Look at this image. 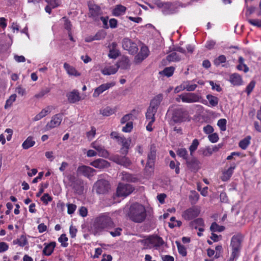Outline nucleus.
Masks as SVG:
<instances>
[{
	"label": "nucleus",
	"mask_w": 261,
	"mask_h": 261,
	"mask_svg": "<svg viewBox=\"0 0 261 261\" xmlns=\"http://www.w3.org/2000/svg\"><path fill=\"white\" fill-rule=\"evenodd\" d=\"M114 227V223L111 218L103 214L95 218L91 226V230L94 235H99L102 231Z\"/></svg>",
	"instance_id": "1"
},
{
	"label": "nucleus",
	"mask_w": 261,
	"mask_h": 261,
	"mask_svg": "<svg viewBox=\"0 0 261 261\" xmlns=\"http://www.w3.org/2000/svg\"><path fill=\"white\" fill-rule=\"evenodd\" d=\"M127 216L132 221L141 223L144 221L146 218V211L142 204L134 203L130 206Z\"/></svg>",
	"instance_id": "2"
},
{
	"label": "nucleus",
	"mask_w": 261,
	"mask_h": 261,
	"mask_svg": "<svg viewBox=\"0 0 261 261\" xmlns=\"http://www.w3.org/2000/svg\"><path fill=\"white\" fill-rule=\"evenodd\" d=\"M188 112L184 108H176L173 111L171 121L174 123H181L186 121L189 119Z\"/></svg>",
	"instance_id": "3"
},
{
	"label": "nucleus",
	"mask_w": 261,
	"mask_h": 261,
	"mask_svg": "<svg viewBox=\"0 0 261 261\" xmlns=\"http://www.w3.org/2000/svg\"><path fill=\"white\" fill-rule=\"evenodd\" d=\"M142 242L147 248L153 247L156 249L163 246L165 243L163 239L157 235L150 236L147 239L142 240Z\"/></svg>",
	"instance_id": "4"
},
{
	"label": "nucleus",
	"mask_w": 261,
	"mask_h": 261,
	"mask_svg": "<svg viewBox=\"0 0 261 261\" xmlns=\"http://www.w3.org/2000/svg\"><path fill=\"white\" fill-rule=\"evenodd\" d=\"M88 17L91 18L95 21H99L100 16L102 14L100 7L94 3L88 2Z\"/></svg>",
	"instance_id": "5"
},
{
	"label": "nucleus",
	"mask_w": 261,
	"mask_h": 261,
	"mask_svg": "<svg viewBox=\"0 0 261 261\" xmlns=\"http://www.w3.org/2000/svg\"><path fill=\"white\" fill-rule=\"evenodd\" d=\"M122 46L124 50H127L132 55L136 54L138 51L137 44L128 38H125L122 40Z\"/></svg>",
	"instance_id": "6"
},
{
	"label": "nucleus",
	"mask_w": 261,
	"mask_h": 261,
	"mask_svg": "<svg viewBox=\"0 0 261 261\" xmlns=\"http://www.w3.org/2000/svg\"><path fill=\"white\" fill-rule=\"evenodd\" d=\"M134 190V188L129 184H119L117 189V194L119 197H126Z\"/></svg>",
	"instance_id": "7"
},
{
	"label": "nucleus",
	"mask_w": 261,
	"mask_h": 261,
	"mask_svg": "<svg viewBox=\"0 0 261 261\" xmlns=\"http://www.w3.org/2000/svg\"><path fill=\"white\" fill-rule=\"evenodd\" d=\"M242 238L240 236H233L231 240L230 245L232 247V255L233 256L239 255L241 249Z\"/></svg>",
	"instance_id": "8"
},
{
	"label": "nucleus",
	"mask_w": 261,
	"mask_h": 261,
	"mask_svg": "<svg viewBox=\"0 0 261 261\" xmlns=\"http://www.w3.org/2000/svg\"><path fill=\"white\" fill-rule=\"evenodd\" d=\"M96 192L99 194H103L108 192L110 189V184L108 181L105 179L98 180L94 184Z\"/></svg>",
	"instance_id": "9"
},
{
	"label": "nucleus",
	"mask_w": 261,
	"mask_h": 261,
	"mask_svg": "<svg viewBox=\"0 0 261 261\" xmlns=\"http://www.w3.org/2000/svg\"><path fill=\"white\" fill-rule=\"evenodd\" d=\"M183 102L194 103L200 101L202 99L201 96L194 93H185L179 95Z\"/></svg>",
	"instance_id": "10"
},
{
	"label": "nucleus",
	"mask_w": 261,
	"mask_h": 261,
	"mask_svg": "<svg viewBox=\"0 0 261 261\" xmlns=\"http://www.w3.org/2000/svg\"><path fill=\"white\" fill-rule=\"evenodd\" d=\"M200 210L196 206H192L185 211L182 217L187 220H192L197 217L200 214Z\"/></svg>",
	"instance_id": "11"
},
{
	"label": "nucleus",
	"mask_w": 261,
	"mask_h": 261,
	"mask_svg": "<svg viewBox=\"0 0 261 261\" xmlns=\"http://www.w3.org/2000/svg\"><path fill=\"white\" fill-rule=\"evenodd\" d=\"M156 148L154 145H151L150 148V151L147 156V162L145 169L148 168L153 169L154 165V162L156 159Z\"/></svg>",
	"instance_id": "12"
},
{
	"label": "nucleus",
	"mask_w": 261,
	"mask_h": 261,
	"mask_svg": "<svg viewBox=\"0 0 261 261\" xmlns=\"http://www.w3.org/2000/svg\"><path fill=\"white\" fill-rule=\"evenodd\" d=\"M111 160L125 168H128L132 164L130 160L126 156H121L118 154L115 155L112 157Z\"/></svg>",
	"instance_id": "13"
},
{
	"label": "nucleus",
	"mask_w": 261,
	"mask_h": 261,
	"mask_svg": "<svg viewBox=\"0 0 261 261\" xmlns=\"http://www.w3.org/2000/svg\"><path fill=\"white\" fill-rule=\"evenodd\" d=\"M96 170L93 168L85 165L80 166L77 169V174H82L88 178L93 176Z\"/></svg>",
	"instance_id": "14"
},
{
	"label": "nucleus",
	"mask_w": 261,
	"mask_h": 261,
	"mask_svg": "<svg viewBox=\"0 0 261 261\" xmlns=\"http://www.w3.org/2000/svg\"><path fill=\"white\" fill-rule=\"evenodd\" d=\"M149 55V50L147 46H143L140 52L135 56L134 62L136 64L140 63Z\"/></svg>",
	"instance_id": "15"
},
{
	"label": "nucleus",
	"mask_w": 261,
	"mask_h": 261,
	"mask_svg": "<svg viewBox=\"0 0 261 261\" xmlns=\"http://www.w3.org/2000/svg\"><path fill=\"white\" fill-rule=\"evenodd\" d=\"M91 147L98 152L97 154L99 156L105 158H107L109 156V153L108 151L105 148L104 146L98 144L97 142H93L91 144Z\"/></svg>",
	"instance_id": "16"
},
{
	"label": "nucleus",
	"mask_w": 261,
	"mask_h": 261,
	"mask_svg": "<svg viewBox=\"0 0 261 261\" xmlns=\"http://www.w3.org/2000/svg\"><path fill=\"white\" fill-rule=\"evenodd\" d=\"M62 119V115L61 114H57L53 116L50 122H49L46 126L47 129H49L59 126Z\"/></svg>",
	"instance_id": "17"
},
{
	"label": "nucleus",
	"mask_w": 261,
	"mask_h": 261,
	"mask_svg": "<svg viewBox=\"0 0 261 261\" xmlns=\"http://www.w3.org/2000/svg\"><path fill=\"white\" fill-rule=\"evenodd\" d=\"M115 83L113 82L101 84L99 87L95 89L94 93L93 94V97H98L100 94H101L107 90L109 89L111 87H113Z\"/></svg>",
	"instance_id": "18"
},
{
	"label": "nucleus",
	"mask_w": 261,
	"mask_h": 261,
	"mask_svg": "<svg viewBox=\"0 0 261 261\" xmlns=\"http://www.w3.org/2000/svg\"><path fill=\"white\" fill-rule=\"evenodd\" d=\"M187 168L192 172H196L200 168V162L195 158H192L191 159H188L186 161Z\"/></svg>",
	"instance_id": "19"
},
{
	"label": "nucleus",
	"mask_w": 261,
	"mask_h": 261,
	"mask_svg": "<svg viewBox=\"0 0 261 261\" xmlns=\"http://www.w3.org/2000/svg\"><path fill=\"white\" fill-rule=\"evenodd\" d=\"M90 165L96 168L100 169L108 168L110 164L106 160L102 159H98L92 162Z\"/></svg>",
	"instance_id": "20"
},
{
	"label": "nucleus",
	"mask_w": 261,
	"mask_h": 261,
	"mask_svg": "<svg viewBox=\"0 0 261 261\" xmlns=\"http://www.w3.org/2000/svg\"><path fill=\"white\" fill-rule=\"evenodd\" d=\"M68 101L70 103H74L81 100L80 93L77 90H73L67 94Z\"/></svg>",
	"instance_id": "21"
},
{
	"label": "nucleus",
	"mask_w": 261,
	"mask_h": 261,
	"mask_svg": "<svg viewBox=\"0 0 261 261\" xmlns=\"http://www.w3.org/2000/svg\"><path fill=\"white\" fill-rule=\"evenodd\" d=\"M236 168V164L233 163L231 165L230 167H229L227 170L223 171L222 175L221 177L222 180L224 181H227L229 179L231 176L233 170Z\"/></svg>",
	"instance_id": "22"
},
{
	"label": "nucleus",
	"mask_w": 261,
	"mask_h": 261,
	"mask_svg": "<svg viewBox=\"0 0 261 261\" xmlns=\"http://www.w3.org/2000/svg\"><path fill=\"white\" fill-rule=\"evenodd\" d=\"M176 8L173 6V4L171 2L165 3L162 12L165 15L172 14L176 12Z\"/></svg>",
	"instance_id": "23"
},
{
	"label": "nucleus",
	"mask_w": 261,
	"mask_h": 261,
	"mask_svg": "<svg viewBox=\"0 0 261 261\" xmlns=\"http://www.w3.org/2000/svg\"><path fill=\"white\" fill-rule=\"evenodd\" d=\"M163 99V95L159 94L155 96L150 102L149 107L158 110L159 107Z\"/></svg>",
	"instance_id": "24"
},
{
	"label": "nucleus",
	"mask_w": 261,
	"mask_h": 261,
	"mask_svg": "<svg viewBox=\"0 0 261 261\" xmlns=\"http://www.w3.org/2000/svg\"><path fill=\"white\" fill-rule=\"evenodd\" d=\"M56 243L55 242H51L49 244H44L45 247L43 250V254L49 256L53 252Z\"/></svg>",
	"instance_id": "25"
},
{
	"label": "nucleus",
	"mask_w": 261,
	"mask_h": 261,
	"mask_svg": "<svg viewBox=\"0 0 261 261\" xmlns=\"http://www.w3.org/2000/svg\"><path fill=\"white\" fill-rule=\"evenodd\" d=\"M70 187H71L76 193L81 194L84 190L83 182L82 180L77 178Z\"/></svg>",
	"instance_id": "26"
},
{
	"label": "nucleus",
	"mask_w": 261,
	"mask_h": 261,
	"mask_svg": "<svg viewBox=\"0 0 261 261\" xmlns=\"http://www.w3.org/2000/svg\"><path fill=\"white\" fill-rule=\"evenodd\" d=\"M230 82L236 86L242 85L243 81L241 76L238 73H233L229 76Z\"/></svg>",
	"instance_id": "27"
},
{
	"label": "nucleus",
	"mask_w": 261,
	"mask_h": 261,
	"mask_svg": "<svg viewBox=\"0 0 261 261\" xmlns=\"http://www.w3.org/2000/svg\"><path fill=\"white\" fill-rule=\"evenodd\" d=\"M126 10V8L125 7L121 5H118L113 9L112 14L114 16H119L124 14Z\"/></svg>",
	"instance_id": "28"
},
{
	"label": "nucleus",
	"mask_w": 261,
	"mask_h": 261,
	"mask_svg": "<svg viewBox=\"0 0 261 261\" xmlns=\"http://www.w3.org/2000/svg\"><path fill=\"white\" fill-rule=\"evenodd\" d=\"M122 180L127 182H135L137 180V178L132 174L126 172H122Z\"/></svg>",
	"instance_id": "29"
},
{
	"label": "nucleus",
	"mask_w": 261,
	"mask_h": 261,
	"mask_svg": "<svg viewBox=\"0 0 261 261\" xmlns=\"http://www.w3.org/2000/svg\"><path fill=\"white\" fill-rule=\"evenodd\" d=\"M157 110L152 108L150 107H149L147 110V112L146 113V118L147 120H152L155 121V115L157 112Z\"/></svg>",
	"instance_id": "30"
},
{
	"label": "nucleus",
	"mask_w": 261,
	"mask_h": 261,
	"mask_svg": "<svg viewBox=\"0 0 261 261\" xmlns=\"http://www.w3.org/2000/svg\"><path fill=\"white\" fill-rule=\"evenodd\" d=\"M204 225L203 220L202 218H199L195 219L194 221H191L190 223V226L192 228L197 229L198 227L203 226Z\"/></svg>",
	"instance_id": "31"
},
{
	"label": "nucleus",
	"mask_w": 261,
	"mask_h": 261,
	"mask_svg": "<svg viewBox=\"0 0 261 261\" xmlns=\"http://www.w3.org/2000/svg\"><path fill=\"white\" fill-rule=\"evenodd\" d=\"M64 68L69 75L75 76L80 75V74L77 72L76 69L67 63H65L64 64Z\"/></svg>",
	"instance_id": "32"
},
{
	"label": "nucleus",
	"mask_w": 261,
	"mask_h": 261,
	"mask_svg": "<svg viewBox=\"0 0 261 261\" xmlns=\"http://www.w3.org/2000/svg\"><path fill=\"white\" fill-rule=\"evenodd\" d=\"M35 144V142L33 140V138L31 136L28 137L27 139L23 142L22 146L23 149H28L33 146Z\"/></svg>",
	"instance_id": "33"
},
{
	"label": "nucleus",
	"mask_w": 261,
	"mask_h": 261,
	"mask_svg": "<svg viewBox=\"0 0 261 261\" xmlns=\"http://www.w3.org/2000/svg\"><path fill=\"white\" fill-rule=\"evenodd\" d=\"M13 244L14 245H18L19 246L23 247L28 244V241L24 235L21 236L19 239L13 240Z\"/></svg>",
	"instance_id": "34"
},
{
	"label": "nucleus",
	"mask_w": 261,
	"mask_h": 261,
	"mask_svg": "<svg viewBox=\"0 0 261 261\" xmlns=\"http://www.w3.org/2000/svg\"><path fill=\"white\" fill-rule=\"evenodd\" d=\"M166 59L169 62H178L180 60L181 58L176 52L173 51L166 57Z\"/></svg>",
	"instance_id": "35"
},
{
	"label": "nucleus",
	"mask_w": 261,
	"mask_h": 261,
	"mask_svg": "<svg viewBox=\"0 0 261 261\" xmlns=\"http://www.w3.org/2000/svg\"><path fill=\"white\" fill-rule=\"evenodd\" d=\"M67 180H64V182L66 184V187H70L72 185L76 180L77 178L74 176V174H69L66 176Z\"/></svg>",
	"instance_id": "36"
},
{
	"label": "nucleus",
	"mask_w": 261,
	"mask_h": 261,
	"mask_svg": "<svg viewBox=\"0 0 261 261\" xmlns=\"http://www.w3.org/2000/svg\"><path fill=\"white\" fill-rule=\"evenodd\" d=\"M251 139V137L250 136H247L240 141L239 147L242 149H246L250 144Z\"/></svg>",
	"instance_id": "37"
},
{
	"label": "nucleus",
	"mask_w": 261,
	"mask_h": 261,
	"mask_svg": "<svg viewBox=\"0 0 261 261\" xmlns=\"http://www.w3.org/2000/svg\"><path fill=\"white\" fill-rule=\"evenodd\" d=\"M175 68L172 66L166 67L163 70L160 71L159 73L162 75H164L167 77L172 76L173 74Z\"/></svg>",
	"instance_id": "38"
},
{
	"label": "nucleus",
	"mask_w": 261,
	"mask_h": 261,
	"mask_svg": "<svg viewBox=\"0 0 261 261\" xmlns=\"http://www.w3.org/2000/svg\"><path fill=\"white\" fill-rule=\"evenodd\" d=\"M118 142L122 145V147H125L126 149H129L131 143V139L130 138L126 139L124 137H122L121 138H119Z\"/></svg>",
	"instance_id": "39"
},
{
	"label": "nucleus",
	"mask_w": 261,
	"mask_h": 261,
	"mask_svg": "<svg viewBox=\"0 0 261 261\" xmlns=\"http://www.w3.org/2000/svg\"><path fill=\"white\" fill-rule=\"evenodd\" d=\"M116 112L115 109H112L110 107H107L103 109L100 110V114H102L103 116H109Z\"/></svg>",
	"instance_id": "40"
},
{
	"label": "nucleus",
	"mask_w": 261,
	"mask_h": 261,
	"mask_svg": "<svg viewBox=\"0 0 261 261\" xmlns=\"http://www.w3.org/2000/svg\"><path fill=\"white\" fill-rule=\"evenodd\" d=\"M118 70V68H115L113 66H110L109 67L105 68L101 70V72L104 75H111L114 74Z\"/></svg>",
	"instance_id": "41"
},
{
	"label": "nucleus",
	"mask_w": 261,
	"mask_h": 261,
	"mask_svg": "<svg viewBox=\"0 0 261 261\" xmlns=\"http://www.w3.org/2000/svg\"><path fill=\"white\" fill-rule=\"evenodd\" d=\"M206 98L208 100L210 104L212 107L216 106L218 103V98L211 94L207 95Z\"/></svg>",
	"instance_id": "42"
},
{
	"label": "nucleus",
	"mask_w": 261,
	"mask_h": 261,
	"mask_svg": "<svg viewBox=\"0 0 261 261\" xmlns=\"http://www.w3.org/2000/svg\"><path fill=\"white\" fill-rule=\"evenodd\" d=\"M175 243L177 245L179 253L182 256H186L187 254L186 248L178 241H176Z\"/></svg>",
	"instance_id": "43"
},
{
	"label": "nucleus",
	"mask_w": 261,
	"mask_h": 261,
	"mask_svg": "<svg viewBox=\"0 0 261 261\" xmlns=\"http://www.w3.org/2000/svg\"><path fill=\"white\" fill-rule=\"evenodd\" d=\"M224 226L218 225L216 222H213L210 227V230L213 232H222L224 231Z\"/></svg>",
	"instance_id": "44"
},
{
	"label": "nucleus",
	"mask_w": 261,
	"mask_h": 261,
	"mask_svg": "<svg viewBox=\"0 0 261 261\" xmlns=\"http://www.w3.org/2000/svg\"><path fill=\"white\" fill-rule=\"evenodd\" d=\"M16 98V95L15 94H13L11 95L9 97V99H8L6 100V103L5 105V109H7L8 108L12 106L13 102L15 101Z\"/></svg>",
	"instance_id": "45"
},
{
	"label": "nucleus",
	"mask_w": 261,
	"mask_h": 261,
	"mask_svg": "<svg viewBox=\"0 0 261 261\" xmlns=\"http://www.w3.org/2000/svg\"><path fill=\"white\" fill-rule=\"evenodd\" d=\"M177 154L179 156L182 158L183 159H184L186 161L188 160V151L186 148L178 149L177 151Z\"/></svg>",
	"instance_id": "46"
},
{
	"label": "nucleus",
	"mask_w": 261,
	"mask_h": 261,
	"mask_svg": "<svg viewBox=\"0 0 261 261\" xmlns=\"http://www.w3.org/2000/svg\"><path fill=\"white\" fill-rule=\"evenodd\" d=\"M199 198V195L197 192L196 191H192L190 195L189 196V198L191 201L192 203H195L198 200Z\"/></svg>",
	"instance_id": "47"
},
{
	"label": "nucleus",
	"mask_w": 261,
	"mask_h": 261,
	"mask_svg": "<svg viewBox=\"0 0 261 261\" xmlns=\"http://www.w3.org/2000/svg\"><path fill=\"white\" fill-rule=\"evenodd\" d=\"M199 145V141L197 139H194L192 144L190 145L189 147V150L190 151V154L192 155L193 152H194L197 148V147Z\"/></svg>",
	"instance_id": "48"
},
{
	"label": "nucleus",
	"mask_w": 261,
	"mask_h": 261,
	"mask_svg": "<svg viewBox=\"0 0 261 261\" xmlns=\"http://www.w3.org/2000/svg\"><path fill=\"white\" fill-rule=\"evenodd\" d=\"M49 111L48 110L43 109L34 117V120L35 121H38L47 115Z\"/></svg>",
	"instance_id": "49"
},
{
	"label": "nucleus",
	"mask_w": 261,
	"mask_h": 261,
	"mask_svg": "<svg viewBox=\"0 0 261 261\" xmlns=\"http://www.w3.org/2000/svg\"><path fill=\"white\" fill-rule=\"evenodd\" d=\"M106 33L103 30H100L94 35L95 40H99L104 39L106 36Z\"/></svg>",
	"instance_id": "50"
},
{
	"label": "nucleus",
	"mask_w": 261,
	"mask_h": 261,
	"mask_svg": "<svg viewBox=\"0 0 261 261\" xmlns=\"http://www.w3.org/2000/svg\"><path fill=\"white\" fill-rule=\"evenodd\" d=\"M58 241L61 243V246L63 247H67L68 244L66 243L68 241V238L66 237L65 234H62L58 239Z\"/></svg>",
	"instance_id": "51"
},
{
	"label": "nucleus",
	"mask_w": 261,
	"mask_h": 261,
	"mask_svg": "<svg viewBox=\"0 0 261 261\" xmlns=\"http://www.w3.org/2000/svg\"><path fill=\"white\" fill-rule=\"evenodd\" d=\"M50 91V88H45V89H42L39 93L35 94V97L37 98H40L44 95L49 93Z\"/></svg>",
	"instance_id": "52"
},
{
	"label": "nucleus",
	"mask_w": 261,
	"mask_h": 261,
	"mask_svg": "<svg viewBox=\"0 0 261 261\" xmlns=\"http://www.w3.org/2000/svg\"><path fill=\"white\" fill-rule=\"evenodd\" d=\"M226 61V58L224 55H220L214 60V64L216 66H219L221 63H225Z\"/></svg>",
	"instance_id": "53"
},
{
	"label": "nucleus",
	"mask_w": 261,
	"mask_h": 261,
	"mask_svg": "<svg viewBox=\"0 0 261 261\" xmlns=\"http://www.w3.org/2000/svg\"><path fill=\"white\" fill-rule=\"evenodd\" d=\"M226 120L225 119H221L218 120L217 125L222 131H225L226 129Z\"/></svg>",
	"instance_id": "54"
},
{
	"label": "nucleus",
	"mask_w": 261,
	"mask_h": 261,
	"mask_svg": "<svg viewBox=\"0 0 261 261\" xmlns=\"http://www.w3.org/2000/svg\"><path fill=\"white\" fill-rule=\"evenodd\" d=\"M96 134V128L94 126L91 127L90 131L87 132L86 136L88 139L91 141L93 139Z\"/></svg>",
	"instance_id": "55"
},
{
	"label": "nucleus",
	"mask_w": 261,
	"mask_h": 261,
	"mask_svg": "<svg viewBox=\"0 0 261 261\" xmlns=\"http://www.w3.org/2000/svg\"><path fill=\"white\" fill-rule=\"evenodd\" d=\"M120 54L118 49H110L109 57L112 59L117 58Z\"/></svg>",
	"instance_id": "56"
},
{
	"label": "nucleus",
	"mask_w": 261,
	"mask_h": 261,
	"mask_svg": "<svg viewBox=\"0 0 261 261\" xmlns=\"http://www.w3.org/2000/svg\"><path fill=\"white\" fill-rule=\"evenodd\" d=\"M41 200L43 202V203L46 204L48 202L52 200V198L48 193H45L41 198Z\"/></svg>",
	"instance_id": "57"
},
{
	"label": "nucleus",
	"mask_w": 261,
	"mask_h": 261,
	"mask_svg": "<svg viewBox=\"0 0 261 261\" xmlns=\"http://www.w3.org/2000/svg\"><path fill=\"white\" fill-rule=\"evenodd\" d=\"M255 83L254 81H252L247 86L246 89V91L248 95H249L250 93L252 91L253 88H254Z\"/></svg>",
	"instance_id": "58"
},
{
	"label": "nucleus",
	"mask_w": 261,
	"mask_h": 261,
	"mask_svg": "<svg viewBox=\"0 0 261 261\" xmlns=\"http://www.w3.org/2000/svg\"><path fill=\"white\" fill-rule=\"evenodd\" d=\"M248 21L249 22V23L259 28L261 27V20L249 19L248 20Z\"/></svg>",
	"instance_id": "59"
},
{
	"label": "nucleus",
	"mask_w": 261,
	"mask_h": 261,
	"mask_svg": "<svg viewBox=\"0 0 261 261\" xmlns=\"http://www.w3.org/2000/svg\"><path fill=\"white\" fill-rule=\"evenodd\" d=\"M133 129V123L132 122H127L125 126L122 128V131L124 132H130Z\"/></svg>",
	"instance_id": "60"
},
{
	"label": "nucleus",
	"mask_w": 261,
	"mask_h": 261,
	"mask_svg": "<svg viewBox=\"0 0 261 261\" xmlns=\"http://www.w3.org/2000/svg\"><path fill=\"white\" fill-rule=\"evenodd\" d=\"M120 66L123 69H128L130 67L129 61L128 59H125L124 61L120 62Z\"/></svg>",
	"instance_id": "61"
},
{
	"label": "nucleus",
	"mask_w": 261,
	"mask_h": 261,
	"mask_svg": "<svg viewBox=\"0 0 261 261\" xmlns=\"http://www.w3.org/2000/svg\"><path fill=\"white\" fill-rule=\"evenodd\" d=\"M45 2L53 8L57 7L59 4L58 0H45Z\"/></svg>",
	"instance_id": "62"
},
{
	"label": "nucleus",
	"mask_w": 261,
	"mask_h": 261,
	"mask_svg": "<svg viewBox=\"0 0 261 261\" xmlns=\"http://www.w3.org/2000/svg\"><path fill=\"white\" fill-rule=\"evenodd\" d=\"M209 140L212 143H215L219 139L218 135L216 133H213L210 135L208 137Z\"/></svg>",
	"instance_id": "63"
},
{
	"label": "nucleus",
	"mask_w": 261,
	"mask_h": 261,
	"mask_svg": "<svg viewBox=\"0 0 261 261\" xmlns=\"http://www.w3.org/2000/svg\"><path fill=\"white\" fill-rule=\"evenodd\" d=\"M67 213L68 214H73L76 210V206L74 204H67Z\"/></svg>",
	"instance_id": "64"
}]
</instances>
